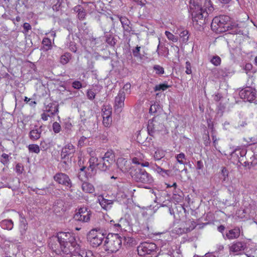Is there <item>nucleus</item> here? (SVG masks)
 <instances>
[{
  "label": "nucleus",
  "mask_w": 257,
  "mask_h": 257,
  "mask_svg": "<svg viewBox=\"0 0 257 257\" xmlns=\"http://www.w3.org/2000/svg\"><path fill=\"white\" fill-rule=\"evenodd\" d=\"M49 247L56 254L63 252L65 254H71L70 257H83L82 249L72 233L59 232L56 236L49 239Z\"/></svg>",
  "instance_id": "obj_1"
},
{
  "label": "nucleus",
  "mask_w": 257,
  "mask_h": 257,
  "mask_svg": "<svg viewBox=\"0 0 257 257\" xmlns=\"http://www.w3.org/2000/svg\"><path fill=\"white\" fill-rule=\"evenodd\" d=\"M189 7L193 25L198 26V28L206 24V18L208 17L207 10L211 12L213 9L210 0H190Z\"/></svg>",
  "instance_id": "obj_2"
},
{
  "label": "nucleus",
  "mask_w": 257,
  "mask_h": 257,
  "mask_svg": "<svg viewBox=\"0 0 257 257\" xmlns=\"http://www.w3.org/2000/svg\"><path fill=\"white\" fill-rule=\"evenodd\" d=\"M114 153L112 150L106 152L103 157L100 158L99 160L95 157L92 156L89 159V165L87 170L91 172L92 175H95L96 173L95 166L102 171H106L109 170L111 165L115 162Z\"/></svg>",
  "instance_id": "obj_3"
},
{
  "label": "nucleus",
  "mask_w": 257,
  "mask_h": 257,
  "mask_svg": "<svg viewBox=\"0 0 257 257\" xmlns=\"http://www.w3.org/2000/svg\"><path fill=\"white\" fill-rule=\"evenodd\" d=\"M230 18L226 15H220L214 17L211 24V30L216 33H221L229 30Z\"/></svg>",
  "instance_id": "obj_4"
},
{
  "label": "nucleus",
  "mask_w": 257,
  "mask_h": 257,
  "mask_svg": "<svg viewBox=\"0 0 257 257\" xmlns=\"http://www.w3.org/2000/svg\"><path fill=\"white\" fill-rule=\"evenodd\" d=\"M130 175L134 180L138 182L150 184L153 181V178L149 173L137 166L130 167Z\"/></svg>",
  "instance_id": "obj_5"
},
{
  "label": "nucleus",
  "mask_w": 257,
  "mask_h": 257,
  "mask_svg": "<svg viewBox=\"0 0 257 257\" xmlns=\"http://www.w3.org/2000/svg\"><path fill=\"white\" fill-rule=\"evenodd\" d=\"M122 244V238L118 234L107 237L104 241L105 249L108 252H115L120 248Z\"/></svg>",
  "instance_id": "obj_6"
},
{
  "label": "nucleus",
  "mask_w": 257,
  "mask_h": 257,
  "mask_svg": "<svg viewBox=\"0 0 257 257\" xmlns=\"http://www.w3.org/2000/svg\"><path fill=\"white\" fill-rule=\"evenodd\" d=\"M105 235L100 230L93 229L87 234V239L93 247H96L101 244Z\"/></svg>",
  "instance_id": "obj_7"
},
{
  "label": "nucleus",
  "mask_w": 257,
  "mask_h": 257,
  "mask_svg": "<svg viewBox=\"0 0 257 257\" xmlns=\"http://www.w3.org/2000/svg\"><path fill=\"white\" fill-rule=\"evenodd\" d=\"M157 249V245L154 242H144L141 243L137 247V251L140 256H143L146 254H152L156 252Z\"/></svg>",
  "instance_id": "obj_8"
},
{
  "label": "nucleus",
  "mask_w": 257,
  "mask_h": 257,
  "mask_svg": "<svg viewBox=\"0 0 257 257\" xmlns=\"http://www.w3.org/2000/svg\"><path fill=\"white\" fill-rule=\"evenodd\" d=\"M54 180L59 184L68 188L72 187V183L69 177L63 173H57L53 176Z\"/></svg>",
  "instance_id": "obj_9"
},
{
  "label": "nucleus",
  "mask_w": 257,
  "mask_h": 257,
  "mask_svg": "<svg viewBox=\"0 0 257 257\" xmlns=\"http://www.w3.org/2000/svg\"><path fill=\"white\" fill-rule=\"evenodd\" d=\"M239 95L241 99L251 102L256 97V91L252 87H247L242 89L239 91Z\"/></svg>",
  "instance_id": "obj_10"
},
{
  "label": "nucleus",
  "mask_w": 257,
  "mask_h": 257,
  "mask_svg": "<svg viewBox=\"0 0 257 257\" xmlns=\"http://www.w3.org/2000/svg\"><path fill=\"white\" fill-rule=\"evenodd\" d=\"M158 119L159 118L154 117L152 119L149 120L147 128L149 135H152V133L163 130L164 124L159 122Z\"/></svg>",
  "instance_id": "obj_11"
},
{
  "label": "nucleus",
  "mask_w": 257,
  "mask_h": 257,
  "mask_svg": "<svg viewBox=\"0 0 257 257\" xmlns=\"http://www.w3.org/2000/svg\"><path fill=\"white\" fill-rule=\"evenodd\" d=\"M91 216L90 210H88L86 207L80 208L78 212L74 216V219L76 221L82 222H87L89 221Z\"/></svg>",
  "instance_id": "obj_12"
},
{
  "label": "nucleus",
  "mask_w": 257,
  "mask_h": 257,
  "mask_svg": "<svg viewBox=\"0 0 257 257\" xmlns=\"http://www.w3.org/2000/svg\"><path fill=\"white\" fill-rule=\"evenodd\" d=\"M124 99L125 94L124 92L119 91L115 97L114 101V110L117 113H119L121 111L122 108L124 106Z\"/></svg>",
  "instance_id": "obj_13"
},
{
  "label": "nucleus",
  "mask_w": 257,
  "mask_h": 257,
  "mask_svg": "<svg viewBox=\"0 0 257 257\" xmlns=\"http://www.w3.org/2000/svg\"><path fill=\"white\" fill-rule=\"evenodd\" d=\"M75 152V147L71 144L69 143L66 145L64 147H63L61 153V157L62 159H66L67 158H69V157H72V156Z\"/></svg>",
  "instance_id": "obj_14"
},
{
  "label": "nucleus",
  "mask_w": 257,
  "mask_h": 257,
  "mask_svg": "<svg viewBox=\"0 0 257 257\" xmlns=\"http://www.w3.org/2000/svg\"><path fill=\"white\" fill-rule=\"evenodd\" d=\"M246 248V243L242 241L234 242L229 246L230 253L237 252L241 250H244Z\"/></svg>",
  "instance_id": "obj_15"
},
{
  "label": "nucleus",
  "mask_w": 257,
  "mask_h": 257,
  "mask_svg": "<svg viewBox=\"0 0 257 257\" xmlns=\"http://www.w3.org/2000/svg\"><path fill=\"white\" fill-rule=\"evenodd\" d=\"M240 233V229L238 227H235L230 230H226L225 232V239L229 240L237 238Z\"/></svg>",
  "instance_id": "obj_16"
},
{
  "label": "nucleus",
  "mask_w": 257,
  "mask_h": 257,
  "mask_svg": "<svg viewBox=\"0 0 257 257\" xmlns=\"http://www.w3.org/2000/svg\"><path fill=\"white\" fill-rule=\"evenodd\" d=\"M117 165L122 172L127 173L128 172V164L126 159L118 158L117 161Z\"/></svg>",
  "instance_id": "obj_17"
},
{
  "label": "nucleus",
  "mask_w": 257,
  "mask_h": 257,
  "mask_svg": "<svg viewBox=\"0 0 257 257\" xmlns=\"http://www.w3.org/2000/svg\"><path fill=\"white\" fill-rule=\"evenodd\" d=\"M44 111L51 115H54L58 111V105L55 103H50L45 106Z\"/></svg>",
  "instance_id": "obj_18"
},
{
  "label": "nucleus",
  "mask_w": 257,
  "mask_h": 257,
  "mask_svg": "<svg viewBox=\"0 0 257 257\" xmlns=\"http://www.w3.org/2000/svg\"><path fill=\"white\" fill-rule=\"evenodd\" d=\"M28 229V223L25 218L21 216L20 224V231L21 238H23Z\"/></svg>",
  "instance_id": "obj_19"
},
{
  "label": "nucleus",
  "mask_w": 257,
  "mask_h": 257,
  "mask_svg": "<svg viewBox=\"0 0 257 257\" xmlns=\"http://www.w3.org/2000/svg\"><path fill=\"white\" fill-rule=\"evenodd\" d=\"M138 154L139 155H138L137 157H133L132 156H131V158L132 159L133 163L135 164H141V166L143 167H148L149 166V163L148 162H145L144 163H142V154H141L140 153H139Z\"/></svg>",
  "instance_id": "obj_20"
},
{
  "label": "nucleus",
  "mask_w": 257,
  "mask_h": 257,
  "mask_svg": "<svg viewBox=\"0 0 257 257\" xmlns=\"http://www.w3.org/2000/svg\"><path fill=\"white\" fill-rule=\"evenodd\" d=\"M119 20L121 23L122 27L124 30V36H127L128 33V19L125 17L121 16L119 17Z\"/></svg>",
  "instance_id": "obj_21"
},
{
  "label": "nucleus",
  "mask_w": 257,
  "mask_h": 257,
  "mask_svg": "<svg viewBox=\"0 0 257 257\" xmlns=\"http://www.w3.org/2000/svg\"><path fill=\"white\" fill-rule=\"evenodd\" d=\"M41 126L38 129H34L30 132L29 136L31 140L36 141L40 138L41 134Z\"/></svg>",
  "instance_id": "obj_22"
},
{
  "label": "nucleus",
  "mask_w": 257,
  "mask_h": 257,
  "mask_svg": "<svg viewBox=\"0 0 257 257\" xmlns=\"http://www.w3.org/2000/svg\"><path fill=\"white\" fill-rule=\"evenodd\" d=\"M132 53L134 57L138 60H142L144 57V55L141 53V47L138 46L132 49Z\"/></svg>",
  "instance_id": "obj_23"
},
{
  "label": "nucleus",
  "mask_w": 257,
  "mask_h": 257,
  "mask_svg": "<svg viewBox=\"0 0 257 257\" xmlns=\"http://www.w3.org/2000/svg\"><path fill=\"white\" fill-rule=\"evenodd\" d=\"M247 152V150L246 149H236L234 150L230 154L232 157H236L238 158L239 156L241 157H243L245 156Z\"/></svg>",
  "instance_id": "obj_24"
},
{
  "label": "nucleus",
  "mask_w": 257,
  "mask_h": 257,
  "mask_svg": "<svg viewBox=\"0 0 257 257\" xmlns=\"http://www.w3.org/2000/svg\"><path fill=\"white\" fill-rule=\"evenodd\" d=\"M82 189L86 193H92L94 191L93 186L90 183L84 182L82 184Z\"/></svg>",
  "instance_id": "obj_25"
},
{
  "label": "nucleus",
  "mask_w": 257,
  "mask_h": 257,
  "mask_svg": "<svg viewBox=\"0 0 257 257\" xmlns=\"http://www.w3.org/2000/svg\"><path fill=\"white\" fill-rule=\"evenodd\" d=\"M153 168L156 172H157L158 174L161 175L163 177H165L166 176H169L170 171L169 170H165L161 168L157 164H155Z\"/></svg>",
  "instance_id": "obj_26"
},
{
  "label": "nucleus",
  "mask_w": 257,
  "mask_h": 257,
  "mask_svg": "<svg viewBox=\"0 0 257 257\" xmlns=\"http://www.w3.org/2000/svg\"><path fill=\"white\" fill-rule=\"evenodd\" d=\"M13 225V222L11 219H5L1 222V226L5 229L11 230Z\"/></svg>",
  "instance_id": "obj_27"
},
{
  "label": "nucleus",
  "mask_w": 257,
  "mask_h": 257,
  "mask_svg": "<svg viewBox=\"0 0 257 257\" xmlns=\"http://www.w3.org/2000/svg\"><path fill=\"white\" fill-rule=\"evenodd\" d=\"M42 44L43 47L42 49L44 51H47L51 49L52 45L51 40L48 38H44L42 41Z\"/></svg>",
  "instance_id": "obj_28"
},
{
  "label": "nucleus",
  "mask_w": 257,
  "mask_h": 257,
  "mask_svg": "<svg viewBox=\"0 0 257 257\" xmlns=\"http://www.w3.org/2000/svg\"><path fill=\"white\" fill-rule=\"evenodd\" d=\"M220 179L222 180L223 182H227L229 181L228 178V171L227 169L223 167L221 168V170L220 172Z\"/></svg>",
  "instance_id": "obj_29"
},
{
  "label": "nucleus",
  "mask_w": 257,
  "mask_h": 257,
  "mask_svg": "<svg viewBox=\"0 0 257 257\" xmlns=\"http://www.w3.org/2000/svg\"><path fill=\"white\" fill-rule=\"evenodd\" d=\"M99 203L102 208L107 210V208L110 207V205L112 204L113 201L111 200L106 199L103 198L99 201Z\"/></svg>",
  "instance_id": "obj_30"
},
{
  "label": "nucleus",
  "mask_w": 257,
  "mask_h": 257,
  "mask_svg": "<svg viewBox=\"0 0 257 257\" xmlns=\"http://www.w3.org/2000/svg\"><path fill=\"white\" fill-rule=\"evenodd\" d=\"M105 41L109 45L113 46L116 44V39L111 35L106 34L105 36Z\"/></svg>",
  "instance_id": "obj_31"
},
{
  "label": "nucleus",
  "mask_w": 257,
  "mask_h": 257,
  "mask_svg": "<svg viewBox=\"0 0 257 257\" xmlns=\"http://www.w3.org/2000/svg\"><path fill=\"white\" fill-rule=\"evenodd\" d=\"M75 11L78 13L77 16L79 20H82L85 18L86 13L82 7L78 6V7L75 8Z\"/></svg>",
  "instance_id": "obj_32"
},
{
  "label": "nucleus",
  "mask_w": 257,
  "mask_h": 257,
  "mask_svg": "<svg viewBox=\"0 0 257 257\" xmlns=\"http://www.w3.org/2000/svg\"><path fill=\"white\" fill-rule=\"evenodd\" d=\"M229 30L227 31H229V33L231 34H242L241 30L235 25H229Z\"/></svg>",
  "instance_id": "obj_33"
},
{
  "label": "nucleus",
  "mask_w": 257,
  "mask_h": 257,
  "mask_svg": "<svg viewBox=\"0 0 257 257\" xmlns=\"http://www.w3.org/2000/svg\"><path fill=\"white\" fill-rule=\"evenodd\" d=\"M165 155V152L162 150L157 149L154 155V159L156 161H159L163 158Z\"/></svg>",
  "instance_id": "obj_34"
},
{
  "label": "nucleus",
  "mask_w": 257,
  "mask_h": 257,
  "mask_svg": "<svg viewBox=\"0 0 257 257\" xmlns=\"http://www.w3.org/2000/svg\"><path fill=\"white\" fill-rule=\"evenodd\" d=\"M102 116H111V107L109 105H103L102 108Z\"/></svg>",
  "instance_id": "obj_35"
},
{
  "label": "nucleus",
  "mask_w": 257,
  "mask_h": 257,
  "mask_svg": "<svg viewBox=\"0 0 257 257\" xmlns=\"http://www.w3.org/2000/svg\"><path fill=\"white\" fill-rule=\"evenodd\" d=\"M54 210L56 213H61V211L62 212H63L64 210L63 208L62 202L61 201H59L57 202V204H55L54 206Z\"/></svg>",
  "instance_id": "obj_36"
},
{
  "label": "nucleus",
  "mask_w": 257,
  "mask_h": 257,
  "mask_svg": "<svg viewBox=\"0 0 257 257\" xmlns=\"http://www.w3.org/2000/svg\"><path fill=\"white\" fill-rule=\"evenodd\" d=\"M170 87V85H168L165 83L160 84L159 85H156L154 88V90L155 91L161 90L164 91L166 90L167 88H169Z\"/></svg>",
  "instance_id": "obj_37"
},
{
  "label": "nucleus",
  "mask_w": 257,
  "mask_h": 257,
  "mask_svg": "<svg viewBox=\"0 0 257 257\" xmlns=\"http://www.w3.org/2000/svg\"><path fill=\"white\" fill-rule=\"evenodd\" d=\"M28 149L30 152L35 153L37 154H38L40 151L39 146L36 144L29 145Z\"/></svg>",
  "instance_id": "obj_38"
},
{
  "label": "nucleus",
  "mask_w": 257,
  "mask_h": 257,
  "mask_svg": "<svg viewBox=\"0 0 257 257\" xmlns=\"http://www.w3.org/2000/svg\"><path fill=\"white\" fill-rule=\"evenodd\" d=\"M52 145L50 143V142H47L46 141H41L40 143V146L39 147L41 150L46 151L50 148Z\"/></svg>",
  "instance_id": "obj_39"
},
{
  "label": "nucleus",
  "mask_w": 257,
  "mask_h": 257,
  "mask_svg": "<svg viewBox=\"0 0 257 257\" xmlns=\"http://www.w3.org/2000/svg\"><path fill=\"white\" fill-rule=\"evenodd\" d=\"M146 0H132V3L134 4V5L132 7V8L138 7H143L145 5Z\"/></svg>",
  "instance_id": "obj_40"
},
{
  "label": "nucleus",
  "mask_w": 257,
  "mask_h": 257,
  "mask_svg": "<svg viewBox=\"0 0 257 257\" xmlns=\"http://www.w3.org/2000/svg\"><path fill=\"white\" fill-rule=\"evenodd\" d=\"M208 125L209 128L211 130V132H212L211 136L212 138V140H213V143L214 146L215 147L216 143H216L217 139H216V135H215V130L214 129V127H213V126L212 124L209 123Z\"/></svg>",
  "instance_id": "obj_41"
},
{
  "label": "nucleus",
  "mask_w": 257,
  "mask_h": 257,
  "mask_svg": "<svg viewBox=\"0 0 257 257\" xmlns=\"http://www.w3.org/2000/svg\"><path fill=\"white\" fill-rule=\"evenodd\" d=\"M177 162L180 164H184V160H186V156L183 153L178 154L176 156Z\"/></svg>",
  "instance_id": "obj_42"
},
{
  "label": "nucleus",
  "mask_w": 257,
  "mask_h": 257,
  "mask_svg": "<svg viewBox=\"0 0 257 257\" xmlns=\"http://www.w3.org/2000/svg\"><path fill=\"white\" fill-rule=\"evenodd\" d=\"M65 160L61 161L60 163V165L62 167L64 168V170H67L70 168V164H71V161H69V158H67V160L64 159Z\"/></svg>",
  "instance_id": "obj_43"
},
{
  "label": "nucleus",
  "mask_w": 257,
  "mask_h": 257,
  "mask_svg": "<svg viewBox=\"0 0 257 257\" xmlns=\"http://www.w3.org/2000/svg\"><path fill=\"white\" fill-rule=\"evenodd\" d=\"M70 55L69 53H65L62 55L60 58V62L62 64H66L69 61Z\"/></svg>",
  "instance_id": "obj_44"
},
{
  "label": "nucleus",
  "mask_w": 257,
  "mask_h": 257,
  "mask_svg": "<svg viewBox=\"0 0 257 257\" xmlns=\"http://www.w3.org/2000/svg\"><path fill=\"white\" fill-rule=\"evenodd\" d=\"M153 68L154 70L156 71V73L157 74H163L164 73V69L163 68V67L159 65H155L154 66Z\"/></svg>",
  "instance_id": "obj_45"
},
{
  "label": "nucleus",
  "mask_w": 257,
  "mask_h": 257,
  "mask_svg": "<svg viewBox=\"0 0 257 257\" xmlns=\"http://www.w3.org/2000/svg\"><path fill=\"white\" fill-rule=\"evenodd\" d=\"M210 62L215 66H218L221 63V58L218 56H215L211 59Z\"/></svg>",
  "instance_id": "obj_46"
},
{
  "label": "nucleus",
  "mask_w": 257,
  "mask_h": 257,
  "mask_svg": "<svg viewBox=\"0 0 257 257\" xmlns=\"http://www.w3.org/2000/svg\"><path fill=\"white\" fill-rule=\"evenodd\" d=\"M165 35L169 40H171L174 42H176L178 41L177 37L169 31H166Z\"/></svg>",
  "instance_id": "obj_47"
},
{
  "label": "nucleus",
  "mask_w": 257,
  "mask_h": 257,
  "mask_svg": "<svg viewBox=\"0 0 257 257\" xmlns=\"http://www.w3.org/2000/svg\"><path fill=\"white\" fill-rule=\"evenodd\" d=\"M103 117V124L105 127L109 126L112 122L111 116H102Z\"/></svg>",
  "instance_id": "obj_48"
},
{
  "label": "nucleus",
  "mask_w": 257,
  "mask_h": 257,
  "mask_svg": "<svg viewBox=\"0 0 257 257\" xmlns=\"http://www.w3.org/2000/svg\"><path fill=\"white\" fill-rule=\"evenodd\" d=\"M133 193V195H132V202L134 204L136 207H137V210H136L137 212H139L140 211V207L138 205H136V203H137V200L136 199V196L134 195V192L136 191L135 189H133V191H131Z\"/></svg>",
  "instance_id": "obj_49"
},
{
  "label": "nucleus",
  "mask_w": 257,
  "mask_h": 257,
  "mask_svg": "<svg viewBox=\"0 0 257 257\" xmlns=\"http://www.w3.org/2000/svg\"><path fill=\"white\" fill-rule=\"evenodd\" d=\"M160 108V106L158 104L154 103V104L151 105L149 112L151 114L155 113L157 111V110Z\"/></svg>",
  "instance_id": "obj_50"
},
{
  "label": "nucleus",
  "mask_w": 257,
  "mask_h": 257,
  "mask_svg": "<svg viewBox=\"0 0 257 257\" xmlns=\"http://www.w3.org/2000/svg\"><path fill=\"white\" fill-rule=\"evenodd\" d=\"M2 159L1 160V162L4 164L6 165L9 162V156L5 153H3L2 155Z\"/></svg>",
  "instance_id": "obj_51"
},
{
  "label": "nucleus",
  "mask_w": 257,
  "mask_h": 257,
  "mask_svg": "<svg viewBox=\"0 0 257 257\" xmlns=\"http://www.w3.org/2000/svg\"><path fill=\"white\" fill-rule=\"evenodd\" d=\"M82 254H83V257H95L93 252L89 250H82Z\"/></svg>",
  "instance_id": "obj_52"
},
{
  "label": "nucleus",
  "mask_w": 257,
  "mask_h": 257,
  "mask_svg": "<svg viewBox=\"0 0 257 257\" xmlns=\"http://www.w3.org/2000/svg\"><path fill=\"white\" fill-rule=\"evenodd\" d=\"M53 130L55 133H58L61 130V126L60 124L57 122H54L53 123Z\"/></svg>",
  "instance_id": "obj_53"
},
{
  "label": "nucleus",
  "mask_w": 257,
  "mask_h": 257,
  "mask_svg": "<svg viewBox=\"0 0 257 257\" xmlns=\"http://www.w3.org/2000/svg\"><path fill=\"white\" fill-rule=\"evenodd\" d=\"M72 85L74 89H79L82 87V83L80 81L76 80L72 82Z\"/></svg>",
  "instance_id": "obj_54"
},
{
  "label": "nucleus",
  "mask_w": 257,
  "mask_h": 257,
  "mask_svg": "<svg viewBox=\"0 0 257 257\" xmlns=\"http://www.w3.org/2000/svg\"><path fill=\"white\" fill-rule=\"evenodd\" d=\"M186 71L185 72L187 74H190L192 73L191 64L189 61L186 62Z\"/></svg>",
  "instance_id": "obj_55"
},
{
  "label": "nucleus",
  "mask_w": 257,
  "mask_h": 257,
  "mask_svg": "<svg viewBox=\"0 0 257 257\" xmlns=\"http://www.w3.org/2000/svg\"><path fill=\"white\" fill-rule=\"evenodd\" d=\"M87 96L90 100H93L95 96V93L91 90H88L87 92Z\"/></svg>",
  "instance_id": "obj_56"
},
{
  "label": "nucleus",
  "mask_w": 257,
  "mask_h": 257,
  "mask_svg": "<svg viewBox=\"0 0 257 257\" xmlns=\"http://www.w3.org/2000/svg\"><path fill=\"white\" fill-rule=\"evenodd\" d=\"M23 28H24V33H27L28 32V31L30 30H31L32 27L28 23H25L23 24Z\"/></svg>",
  "instance_id": "obj_57"
},
{
  "label": "nucleus",
  "mask_w": 257,
  "mask_h": 257,
  "mask_svg": "<svg viewBox=\"0 0 257 257\" xmlns=\"http://www.w3.org/2000/svg\"><path fill=\"white\" fill-rule=\"evenodd\" d=\"M188 34V32L187 30H182L180 33V36L181 37H184V40H186L187 41L188 40L189 37L187 36Z\"/></svg>",
  "instance_id": "obj_58"
},
{
  "label": "nucleus",
  "mask_w": 257,
  "mask_h": 257,
  "mask_svg": "<svg viewBox=\"0 0 257 257\" xmlns=\"http://www.w3.org/2000/svg\"><path fill=\"white\" fill-rule=\"evenodd\" d=\"M225 227L223 225H220V226H219L217 227L218 231L222 233L224 239H225V233H224V231L225 230Z\"/></svg>",
  "instance_id": "obj_59"
},
{
  "label": "nucleus",
  "mask_w": 257,
  "mask_h": 257,
  "mask_svg": "<svg viewBox=\"0 0 257 257\" xmlns=\"http://www.w3.org/2000/svg\"><path fill=\"white\" fill-rule=\"evenodd\" d=\"M204 139H205L204 140V145H205V146H208L210 143V140L208 132H207V133L206 134V136L204 138Z\"/></svg>",
  "instance_id": "obj_60"
},
{
  "label": "nucleus",
  "mask_w": 257,
  "mask_h": 257,
  "mask_svg": "<svg viewBox=\"0 0 257 257\" xmlns=\"http://www.w3.org/2000/svg\"><path fill=\"white\" fill-rule=\"evenodd\" d=\"M16 172L19 174H21L23 171V167L22 166L21 164H18L16 166Z\"/></svg>",
  "instance_id": "obj_61"
},
{
  "label": "nucleus",
  "mask_w": 257,
  "mask_h": 257,
  "mask_svg": "<svg viewBox=\"0 0 257 257\" xmlns=\"http://www.w3.org/2000/svg\"><path fill=\"white\" fill-rule=\"evenodd\" d=\"M204 167L203 163L202 161H198L196 164V169L202 170Z\"/></svg>",
  "instance_id": "obj_62"
},
{
  "label": "nucleus",
  "mask_w": 257,
  "mask_h": 257,
  "mask_svg": "<svg viewBox=\"0 0 257 257\" xmlns=\"http://www.w3.org/2000/svg\"><path fill=\"white\" fill-rule=\"evenodd\" d=\"M228 70L226 68L221 69L219 73L222 77L228 76L229 72H226Z\"/></svg>",
  "instance_id": "obj_63"
},
{
  "label": "nucleus",
  "mask_w": 257,
  "mask_h": 257,
  "mask_svg": "<svg viewBox=\"0 0 257 257\" xmlns=\"http://www.w3.org/2000/svg\"><path fill=\"white\" fill-rule=\"evenodd\" d=\"M119 222H120V223H117L116 224H115V225L121 227L122 226H124L125 224L127 223L126 219H123L122 218H121L120 219Z\"/></svg>",
  "instance_id": "obj_64"
}]
</instances>
